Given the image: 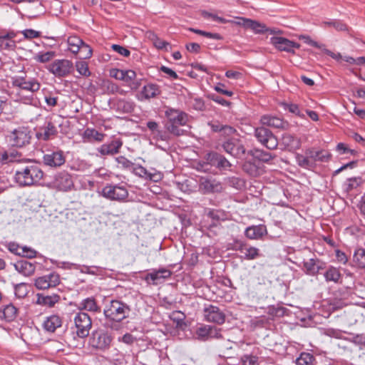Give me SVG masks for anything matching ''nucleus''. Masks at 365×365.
Instances as JSON below:
<instances>
[{"label": "nucleus", "instance_id": "obj_64", "mask_svg": "<svg viewBox=\"0 0 365 365\" xmlns=\"http://www.w3.org/2000/svg\"><path fill=\"white\" fill-rule=\"evenodd\" d=\"M44 100L48 106L54 107L57 105L58 97L51 93H45Z\"/></svg>", "mask_w": 365, "mask_h": 365}, {"label": "nucleus", "instance_id": "obj_25", "mask_svg": "<svg viewBox=\"0 0 365 365\" xmlns=\"http://www.w3.org/2000/svg\"><path fill=\"white\" fill-rule=\"evenodd\" d=\"M14 267L16 270L19 273L28 277L34 273L36 269V263H32L27 259H21L17 261L14 264Z\"/></svg>", "mask_w": 365, "mask_h": 365}, {"label": "nucleus", "instance_id": "obj_17", "mask_svg": "<svg viewBox=\"0 0 365 365\" xmlns=\"http://www.w3.org/2000/svg\"><path fill=\"white\" fill-rule=\"evenodd\" d=\"M197 338L202 341L210 339H220L222 337L221 329L214 326L203 324L196 330Z\"/></svg>", "mask_w": 365, "mask_h": 365}, {"label": "nucleus", "instance_id": "obj_22", "mask_svg": "<svg viewBox=\"0 0 365 365\" xmlns=\"http://www.w3.org/2000/svg\"><path fill=\"white\" fill-rule=\"evenodd\" d=\"M325 262L317 258H311L304 262L305 273L311 276L317 274L320 270L325 269Z\"/></svg>", "mask_w": 365, "mask_h": 365}, {"label": "nucleus", "instance_id": "obj_7", "mask_svg": "<svg viewBox=\"0 0 365 365\" xmlns=\"http://www.w3.org/2000/svg\"><path fill=\"white\" fill-rule=\"evenodd\" d=\"M8 138L11 146L21 148L30 143L31 131L28 127L20 126L12 130Z\"/></svg>", "mask_w": 365, "mask_h": 365}, {"label": "nucleus", "instance_id": "obj_5", "mask_svg": "<svg viewBox=\"0 0 365 365\" xmlns=\"http://www.w3.org/2000/svg\"><path fill=\"white\" fill-rule=\"evenodd\" d=\"M73 322L75 332L78 337L83 339L88 336L92 327V321L87 313L78 312L73 318Z\"/></svg>", "mask_w": 365, "mask_h": 365}, {"label": "nucleus", "instance_id": "obj_26", "mask_svg": "<svg viewBox=\"0 0 365 365\" xmlns=\"http://www.w3.org/2000/svg\"><path fill=\"white\" fill-rule=\"evenodd\" d=\"M62 325V319L58 314H51L47 317L43 323V329L48 332H54L57 328Z\"/></svg>", "mask_w": 365, "mask_h": 365}, {"label": "nucleus", "instance_id": "obj_44", "mask_svg": "<svg viewBox=\"0 0 365 365\" xmlns=\"http://www.w3.org/2000/svg\"><path fill=\"white\" fill-rule=\"evenodd\" d=\"M105 134L98 132L93 128H87L84 131V136L88 139L95 140L98 142H101L104 140Z\"/></svg>", "mask_w": 365, "mask_h": 365}, {"label": "nucleus", "instance_id": "obj_32", "mask_svg": "<svg viewBox=\"0 0 365 365\" xmlns=\"http://www.w3.org/2000/svg\"><path fill=\"white\" fill-rule=\"evenodd\" d=\"M83 40L78 36H71L67 38L68 50L73 54H77L82 46Z\"/></svg>", "mask_w": 365, "mask_h": 365}, {"label": "nucleus", "instance_id": "obj_33", "mask_svg": "<svg viewBox=\"0 0 365 365\" xmlns=\"http://www.w3.org/2000/svg\"><path fill=\"white\" fill-rule=\"evenodd\" d=\"M282 143L289 150H296L300 147L299 140L289 133L283 135Z\"/></svg>", "mask_w": 365, "mask_h": 365}, {"label": "nucleus", "instance_id": "obj_35", "mask_svg": "<svg viewBox=\"0 0 365 365\" xmlns=\"http://www.w3.org/2000/svg\"><path fill=\"white\" fill-rule=\"evenodd\" d=\"M56 56L53 51H39L34 56V60L38 63H46L50 62Z\"/></svg>", "mask_w": 365, "mask_h": 365}, {"label": "nucleus", "instance_id": "obj_1", "mask_svg": "<svg viewBox=\"0 0 365 365\" xmlns=\"http://www.w3.org/2000/svg\"><path fill=\"white\" fill-rule=\"evenodd\" d=\"M130 312V307L121 300L112 299L106 302L103 314L106 319L110 323L108 327L117 329L118 324L129 317Z\"/></svg>", "mask_w": 365, "mask_h": 365}, {"label": "nucleus", "instance_id": "obj_30", "mask_svg": "<svg viewBox=\"0 0 365 365\" xmlns=\"http://www.w3.org/2000/svg\"><path fill=\"white\" fill-rule=\"evenodd\" d=\"M60 300V296L56 294L52 295L37 294V304L52 307Z\"/></svg>", "mask_w": 365, "mask_h": 365}, {"label": "nucleus", "instance_id": "obj_13", "mask_svg": "<svg viewBox=\"0 0 365 365\" xmlns=\"http://www.w3.org/2000/svg\"><path fill=\"white\" fill-rule=\"evenodd\" d=\"M43 162L45 165L50 168H59L66 163L64 152L59 149L48 151L43 156Z\"/></svg>", "mask_w": 365, "mask_h": 365}, {"label": "nucleus", "instance_id": "obj_43", "mask_svg": "<svg viewBox=\"0 0 365 365\" xmlns=\"http://www.w3.org/2000/svg\"><path fill=\"white\" fill-rule=\"evenodd\" d=\"M259 250L257 247L246 245L242 255L245 259H255L259 257Z\"/></svg>", "mask_w": 365, "mask_h": 365}, {"label": "nucleus", "instance_id": "obj_51", "mask_svg": "<svg viewBox=\"0 0 365 365\" xmlns=\"http://www.w3.org/2000/svg\"><path fill=\"white\" fill-rule=\"evenodd\" d=\"M243 170L251 176H257L259 175V168L250 162H246L243 165Z\"/></svg>", "mask_w": 365, "mask_h": 365}, {"label": "nucleus", "instance_id": "obj_27", "mask_svg": "<svg viewBox=\"0 0 365 365\" xmlns=\"http://www.w3.org/2000/svg\"><path fill=\"white\" fill-rule=\"evenodd\" d=\"M207 160L212 165L219 169L226 170L231 167V163L222 155L217 153H211L208 154Z\"/></svg>", "mask_w": 365, "mask_h": 365}, {"label": "nucleus", "instance_id": "obj_61", "mask_svg": "<svg viewBox=\"0 0 365 365\" xmlns=\"http://www.w3.org/2000/svg\"><path fill=\"white\" fill-rule=\"evenodd\" d=\"M250 19L245 18V17H240L237 16L235 17V20H229L230 22L232 24L240 26L243 27L245 29H247L248 24H249Z\"/></svg>", "mask_w": 365, "mask_h": 365}, {"label": "nucleus", "instance_id": "obj_54", "mask_svg": "<svg viewBox=\"0 0 365 365\" xmlns=\"http://www.w3.org/2000/svg\"><path fill=\"white\" fill-rule=\"evenodd\" d=\"M118 166L124 169L131 170L134 163L130 160L127 159L125 156L120 155L115 158Z\"/></svg>", "mask_w": 365, "mask_h": 365}, {"label": "nucleus", "instance_id": "obj_6", "mask_svg": "<svg viewBox=\"0 0 365 365\" xmlns=\"http://www.w3.org/2000/svg\"><path fill=\"white\" fill-rule=\"evenodd\" d=\"M113 336L103 329L93 331L89 339V344L96 349L106 350L110 347Z\"/></svg>", "mask_w": 365, "mask_h": 365}, {"label": "nucleus", "instance_id": "obj_59", "mask_svg": "<svg viewBox=\"0 0 365 365\" xmlns=\"http://www.w3.org/2000/svg\"><path fill=\"white\" fill-rule=\"evenodd\" d=\"M336 150L340 154H351L354 155L356 153L355 150L350 149L345 143H339L337 144L336 147Z\"/></svg>", "mask_w": 365, "mask_h": 365}, {"label": "nucleus", "instance_id": "obj_29", "mask_svg": "<svg viewBox=\"0 0 365 365\" xmlns=\"http://www.w3.org/2000/svg\"><path fill=\"white\" fill-rule=\"evenodd\" d=\"M307 155H309L312 160L314 162V166L316 162H328L331 158V155L328 151L326 150H309L306 152Z\"/></svg>", "mask_w": 365, "mask_h": 365}, {"label": "nucleus", "instance_id": "obj_12", "mask_svg": "<svg viewBox=\"0 0 365 365\" xmlns=\"http://www.w3.org/2000/svg\"><path fill=\"white\" fill-rule=\"evenodd\" d=\"M221 147L225 152L235 158L242 159L245 155L246 149L241 140L237 138L226 140L222 143Z\"/></svg>", "mask_w": 365, "mask_h": 365}, {"label": "nucleus", "instance_id": "obj_38", "mask_svg": "<svg viewBox=\"0 0 365 365\" xmlns=\"http://www.w3.org/2000/svg\"><path fill=\"white\" fill-rule=\"evenodd\" d=\"M297 163L302 168L312 169L314 168V162L309 158V155H303L297 154L296 156Z\"/></svg>", "mask_w": 365, "mask_h": 365}, {"label": "nucleus", "instance_id": "obj_60", "mask_svg": "<svg viewBox=\"0 0 365 365\" xmlns=\"http://www.w3.org/2000/svg\"><path fill=\"white\" fill-rule=\"evenodd\" d=\"M133 172V173L135 175H138L141 178H146V175H148V171L144 167H143L140 165H133V167L131 169Z\"/></svg>", "mask_w": 365, "mask_h": 365}, {"label": "nucleus", "instance_id": "obj_24", "mask_svg": "<svg viewBox=\"0 0 365 365\" xmlns=\"http://www.w3.org/2000/svg\"><path fill=\"white\" fill-rule=\"evenodd\" d=\"M267 233V227L264 225L250 226L245 231V236L250 240L260 239Z\"/></svg>", "mask_w": 365, "mask_h": 365}, {"label": "nucleus", "instance_id": "obj_49", "mask_svg": "<svg viewBox=\"0 0 365 365\" xmlns=\"http://www.w3.org/2000/svg\"><path fill=\"white\" fill-rule=\"evenodd\" d=\"M91 167V165L84 160H77L72 165L71 169L76 171L86 172Z\"/></svg>", "mask_w": 365, "mask_h": 365}, {"label": "nucleus", "instance_id": "obj_14", "mask_svg": "<svg viewBox=\"0 0 365 365\" xmlns=\"http://www.w3.org/2000/svg\"><path fill=\"white\" fill-rule=\"evenodd\" d=\"M270 43L278 51L290 53H294V50L300 47L299 43L282 36L271 37Z\"/></svg>", "mask_w": 365, "mask_h": 365}, {"label": "nucleus", "instance_id": "obj_40", "mask_svg": "<svg viewBox=\"0 0 365 365\" xmlns=\"http://www.w3.org/2000/svg\"><path fill=\"white\" fill-rule=\"evenodd\" d=\"M117 108L123 113H129L134 110L135 103L132 101L120 99L117 103Z\"/></svg>", "mask_w": 365, "mask_h": 365}, {"label": "nucleus", "instance_id": "obj_21", "mask_svg": "<svg viewBox=\"0 0 365 365\" xmlns=\"http://www.w3.org/2000/svg\"><path fill=\"white\" fill-rule=\"evenodd\" d=\"M122 145V140L116 138L108 143L101 145L97 150L101 155H113L119 153Z\"/></svg>", "mask_w": 365, "mask_h": 365}, {"label": "nucleus", "instance_id": "obj_47", "mask_svg": "<svg viewBox=\"0 0 365 365\" xmlns=\"http://www.w3.org/2000/svg\"><path fill=\"white\" fill-rule=\"evenodd\" d=\"M282 106L285 110H288L289 112L299 116L301 118H304V115L302 113L299 106L295 103H282Z\"/></svg>", "mask_w": 365, "mask_h": 365}, {"label": "nucleus", "instance_id": "obj_34", "mask_svg": "<svg viewBox=\"0 0 365 365\" xmlns=\"http://www.w3.org/2000/svg\"><path fill=\"white\" fill-rule=\"evenodd\" d=\"M353 262L358 268L365 269V249L357 248L355 250L353 255Z\"/></svg>", "mask_w": 365, "mask_h": 365}, {"label": "nucleus", "instance_id": "obj_50", "mask_svg": "<svg viewBox=\"0 0 365 365\" xmlns=\"http://www.w3.org/2000/svg\"><path fill=\"white\" fill-rule=\"evenodd\" d=\"M78 53L81 54V58L89 59L92 57L93 49L83 41L82 46H81V49Z\"/></svg>", "mask_w": 365, "mask_h": 365}, {"label": "nucleus", "instance_id": "obj_57", "mask_svg": "<svg viewBox=\"0 0 365 365\" xmlns=\"http://www.w3.org/2000/svg\"><path fill=\"white\" fill-rule=\"evenodd\" d=\"M242 365H258V358L256 356L246 354L242 356Z\"/></svg>", "mask_w": 365, "mask_h": 365}, {"label": "nucleus", "instance_id": "obj_31", "mask_svg": "<svg viewBox=\"0 0 365 365\" xmlns=\"http://www.w3.org/2000/svg\"><path fill=\"white\" fill-rule=\"evenodd\" d=\"M79 308L81 310L83 309L91 312H99L101 311L96 299L92 297L83 299L80 303Z\"/></svg>", "mask_w": 365, "mask_h": 365}, {"label": "nucleus", "instance_id": "obj_36", "mask_svg": "<svg viewBox=\"0 0 365 365\" xmlns=\"http://www.w3.org/2000/svg\"><path fill=\"white\" fill-rule=\"evenodd\" d=\"M324 276L327 282L337 283L339 281L341 274L339 269L330 266L324 272Z\"/></svg>", "mask_w": 365, "mask_h": 365}, {"label": "nucleus", "instance_id": "obj_28", "mask_svg": "<svg viewBox=\"0 0 365 365\" xmlns=\"http://www.w3.org/2000/svg\"><path fill=\"white\" fill-rule=\"evenodd\" d=\"M260 123L264 127L267 126L274 128H283L285 125L282 118L272 115H262L260 118Z\"/></svg>", "mask_w": 365, "mask_h": 365}, {"label": "nucleus", "instance_id": "obj_3", "mask_svg": "<svg viewBox=\"0 0 365 365\" xmlns=\"http://www.w3.org/2000/svg\"><path fill=\"white\" fill-rule=\"evenodd\" d=\"M11 83L14 87L31 93V95L29 96L21 97V100L23 101L24 103H31L33 101V94L38 91L41 88V83L37 79L27 77L26 76H14L12 78Z\"/></svg>", "mask_w": 365, "mask_h": 365}, {"label": "nucleus", "instance_id": "obj_41", "mask_svg": "<svg viewBox=\"0 0 365 365\" xmlns=\"http://www.w3.org/2000/svg\"><path fill=\"white\" fill-rule=\"evenodd\" d=\"M315 361L313 354L307 352H302L296 359L297 365H312Z\"/></svg>", "mask_w": 365, "mask_h": 365}, {"label": "nucleus", "instance_id": "obj_23", "mask_svg": "<svg viewBox=\"0 0 365 365\" xmlns=\"http://www.w3.org/2000/svg\"><path fill=\"white\" fill-rule=\"evenodd\" d=\"M160 92L159 86L155 83H148L143 87L138 99L140 101L149 100L159 96Z\"/></svg>", "mask_w": 365, "mask_h": 365}, {"label": "nucleus", "instance_id": "obj_37", "mask_svg": "<svg viewBox=\"0 0 365 365\" xmlns=\"http://www.w3.org/2000/svg\"><path fill=\"white\" fill-rule=\"evenodd\" d=\"M247 29L252 30L255 34H262L266 33L267 27L264 24L250 19Z\"/></svg>", "mask_w": 365, "mask_h": 365}, {"label": "nucleus", "instance_id": "obj_58", "mask_svg": "<svg viewBox=\"0 0 365 365\" xmlns=\"http://www.w3.org/2000/svg\"><path fill=\"white\" fill-rule=\"evenodd\" d=\"M136 73L133 70H124L121 81L128 85L132 81L135 80Z\"/></svg>", "mask_w": 365, "mask_h": 365}, {"label": "nucleus", "instance_id": "obj_62", "mask_svg": "<svg viewBox=\"0 0 365 365\" xmlns=\"http://www.w3.org/2000/svg\"><path fill=\"white\" fill-rule=\"evenodd\" d=\"M25 38L32 39L38 38L41 36V32L34 30L32 29H25L21 31Z\"/></svg>", "mask_w": 365, "mask_h": 365}, {"label": "nucleus", "instance_id": "obj_9", "mask_svg": "<svg viewBox=\"0 0 365 365\" xmlns=\"http://www.w3.org/2000/svg\"><path fill=\"white\" fill-rule=\"evenodd\" d=\"M47 70L56 77L62 78L69 75L73 70V64L68 59H56L47 66Z\"/></svg>", "mask_w": 365, "mask_h": 365}, {"label": "nucleus", "instance_id": "obj_46", "mask_svg": "<svg viewBox=\"0 0 365 365\" xmlns=\"http://www.w3.org/2000/svg\"><path fill=\"white\" fill-rule=\"evenodd\" d=\"M322 24L325 26H333L338 31H345L348 30L347 25L339 20L324 21Z\"/></svg>", "mask_w": 365, "mask_h": 365}, {"label": "nucleus", "instance_id": "obj_10", "mask_svg": "<svg viewBox=\"0 0 365 365\" xmlns=\"http://www.w3.org/2000/svg\"><path fill=\"white\" fill-rule=\"evenodd\" d=\"M102 195L114 201H125L128 197V191L125 186L119 185H108L102 190Z\"/></svg>", "mask_w": 365, "mask_h": 365}, {"label": "nucleus", "instance_id": "obj_52", "mask_svg": "<svg viewBox=\"0 0 365 365\" xmlns=\"http://www.w3.org/2000/svg\"><path fill=\"white\" fill-rule=\"evenodd\" d=\"M14 294L19 299L24 298L28 294L26 284L25 283H19L14 286Z\"/></svg>", "mask_w": 365, "mask_h": 365}, {"label": "nucleus", "instance_id": "obj_18", "mask_svg": "<svg viewBox=\"0 0 365 365\" xmlns=\"http://www.w3.org/2000/svg\"><path fill=\"white\" fill-rule=\"evenodd\" d=\"M60 284V277L56 272L39 277L35 279V287L38 289H46L55 287Z\"/></svg>", "mask_w": 365, "mask_h": 365}, {"label": "nucleus", "instance_id": "obj_15", "mask_svg": "<svg viewBox=\"0 0 365 365\" xmlns=\"http://www.w3.org/2000/svg\"><path fill=\"white\" fill-rule=\"evenodd\" d=\"M204 319L206 322L222 324L225 322V314L218 307L210 304L203 309Z\"/></svg>", "mask_w": 365, "mask_h": 365}, {"label": "nucleus", "instance_id": "obj_20", "mask_svg": "<svg viewBox=\"0 0 365 365\" xmlns=\"http://www.w3.org/2000/svg\"><path fill=\"white\" fill-rule=\"evenodd\" d=\"M58 134V130L51 119H46L43 125L39 128L36 137L39 140H48Z\"/></svg>", "mask_w": 365, "mask_h": 365}, {"label": "nucleus", "instance_id": "obj_8", "mask_svg": "<svg viewBox=\"0 0 365 365\" xmlns=\"http://www.w3.org/2000/svg\"><path fill=\"white\" fill-rule=\"evenodd\" d=\"M51 184L53 188L61 192H68L74 187L73 177L66 170L58 172L54 175Z\"/></svg>", "mask_w": 365, "mask_h": 365}, {"label": "nucleus", "instance_id": "obj_4", "mask_svg": "<svg viewBox=\"0 0 365 365\" xmlns=\"http://www.w3.org/2000/svg\"><path fill=\"white\" fill-rule=\"evenodd\" d=\"M165 115L168 119L167 130L175 135H181L182 130L179 127L187 124V115L180 110L168 108L165 112Z\"/></svg>", "mask_w": 365, "mask_h": 365}, {"label": "nucleus", "instance_id": "obj_63", "mask_svg": "<svg viewBox=\"0 0 365 365\" xmlns=\"http://www.w3.org/2000/svg\"><path fill=\"white\" fill-rule=\"evenodd\" d=\"M111 48H113V50L114 51L117 52L118 53H119L120 55H121L123 56L128 57L130 54V51L124 46H120L118 44H113Z\"/></svg>", "mask_w": 365, "mask_h": 365}, {"label": "nucleus", "instance_id": "obj_55", "mask_svg": "<svg viewBox=\"0 0 365 365\" xmlns=\"http://www.w3.org/2000/svg\"><path fill=\"white\" fill-rule=\"evenodd\" d=\"M207 215L215 221L223 220L225 218V212L220 210L210 209Z\"/></svg>", "mask_w": 365, "mask_h": 365}, {"label": "nucleus", "instance_id": "obj_56", "mask_svg": "<svg viewBox=\"0 0 365 365\" xmlns=\"http://www.w3.org/2000/svg\"><path fill=\"white\" fill-rule=\"evenodd\" d=\"M299 39L302 40L306 44L319 49H322V48L324 47V44L319 43L312 40L311 37L308 35H301L299 36Z\"/></svg>", "mask_w": 365, "mask_h": 365}, {"label": "nucleus", "instance_id": "obj_42", "mask_svg": "<svg viewBox=\"0 0 365 365\" xmlns=\"http://www.w3.org/2000/svg\"><path fill=\"white\" fill-rule=\"evenodd\" d=\"M212 131L215 132H223L227 134L234 133L236 130L234 128L230 125H223L218 122H212L209 123Z\"/></svg>", "mask_w": 365, "mask_h": 365}, {"label": "nucleus", "instance_id": "obj_16", "mask_svg": "<svg viewBox=\"0 0 365 365\" xmlns=\"http://www.w3.org/2000/svg\"><path fill=\"white\" fill-rule=\"evenodd\" d=\"M172 274L173 272L171 270L165 267L159 268L158 269H154L145 276L144 280L148 284L157 285L169 279Z\"/></svg>", "mask_w": 365, "mask_h": 365}, {"label": "nucleus", "instance_id": "obj_53", "mask_svg": "<svg viewBox=\"0 0 365 365\" xmlns=\"http://www.w3.org/2000/svg\"><path fill=\"white\" fill-rule=\"evenodd\" d=\"M76 68L80 75L89 76L91 73L88 69V65L86 62L80 61L76 62Z\"/></svg>", "mask_w": 365, "mask_h": 365}, {"label": "nucleus", "instance_id": "obj_11", "mask_svg": "<svg viewBox=\"0 0 365 365\" xmlns=\"http://www.w3.org/2000/svg\"><path fill=\"white\" fill-rule=\"evenodd\" d=\"M255 136L262 145L269 150H274L278 145L277 138L269 129L264 126L255 128Z\"/></svg>", "mask_w": 365, "mask_h": 365}, {"label": "nucleus", "instance_id": "obj_19", "mask_svg": "<svg viewBox=\"0 0 365 365\" xmlns=\"http://www.w3.org/2000/svg\"><path fill=\"white\" fill-rule=\"evenodd\" d=\"M199 190L203 194L220 192L222 190L221 183L215 179L201 178L199 183Z\"/></svg>", "mask_w": 365, "mask_h": 365}, {"label": "nucleus", "instance_id": "obj_2", "mask_svg": "<svg viewBox=\"0 0 365 365\" xmlns=\"http://www.w3.org/2000/svg\"><path fill=\"white\" fill-rule=\"evenodd\" d=\"M43 175L39 165L29 164L16 170L14 180L21 187L31 186L38 184Z\"/></svg>", "mask_w": 365, "mask_h": 365}, {"label": "nucleus", "instance_id": "obj_39", "mask_svg": "<svg viewBox=\"0 0 365 365\" xmlns=\"http://www.w3.org/2000/svg\"><path fill=\"white\" fill-rule=\"evenodd\" d=\"M17 311V308L12 304L4 306L3 309L4 319L8 322L13 321L16 317Z\"/></svg>", "mask_w": 365, "mask_h": 365}, {"label": "nucleus", "instance_id": "obj_48", "mask_svg": "<svg viewBox=\"0 0 365 365\" xmlns=\"http://www.w3.org/2000/svg\"><path fill=\"white\" fill-rule=\"evenodd\" d=\"M253 155L255 158L264 163L269 162L274 158V156L270 153L264 151L262 150H255Z\"/></svg>", "mask_w": 365, "mask_h": 365}, {"label": "nucleus", "instance_id": "obj_45", "mask_svg": "<svg viewBox=\"0 0 365 365\" xmlns=\"http://www.w3.org/2000/svg\"><path fill=\"white\" fill-rule=\"evenodd\" d=\"M361 182L360 178H349L344 184V189L346 192H349L351 190L357 188Z\"/></svg>", "mask_w": 365, "mask_h": 365}]
</instances>
